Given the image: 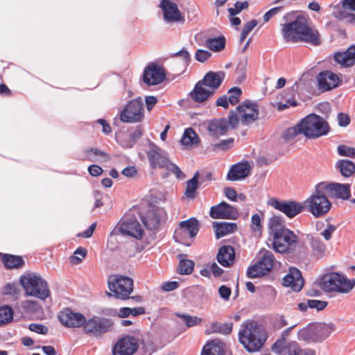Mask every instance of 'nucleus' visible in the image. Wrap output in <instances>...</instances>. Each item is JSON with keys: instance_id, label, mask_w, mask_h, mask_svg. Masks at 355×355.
I'll return each instance as SVG.
<instances>
[{"instance_id": "1", "label": "nucleus", "mask_w": 355, "mask_h": 355, "mask_svg": "<svg viewBox=\"0 0 355 355\" xmlns=\"http://www.w3.org/2000/svg\"><path fill=\"white\" fill-rule=\"evenodd\" d=\"M282 31L287 42H304L313 46L321 44L318 31L313 29L308 24V19L302 15H297L293 21L285 24Z\"/></svg>"}, {"instance_id": "2", "label": "nucleus", "mask_w": 355, "mask_h": 355, "mask_svg": "<svg viewBox=\"0 0 355 355\" xmlns=\"http://www.w3.org/2000/svg\"><path fill=\"white\" fill-rule=\"evenodd\" d=\"M239 332V340L249 353L259 352L268 339V333L257 321L246 320Z\"/></svg>"}, {"instance_id": "3", "label": "nucleus", "mask_w": 355, "mask_h": 355, "mask_svg": "<svg viewBox=\"0 0 355 355\" xmlns=\"http://www.w3.org/2000/svg\"><path fill=\"white\" fill-rule=\"evenodd\" d=\"M148 146L149 150L146 154L152 168H166L175 174L176 178L178 179H182L185 177L181 169L175 164L170 161L166 152L150 141H149Z\"/></svg>"}, {"instance_id": "4", "label": "nucleus", "mask_w": 355, "mask_h": 355, "mask_svg": "<svg viewBox=\"0 0 355 355\" xmlns=\"http://www.w3.org/2000/svg\"><path fill=\"white\" fill-rule=\"evenodd\" d=\"M303 135L308 139H315L327 135L331 131L329 123L322 116L311 113L300 121Z\"/></svg>"}, {"instance_id": "5", "label": "nucleus", "mask_w": 355, "mask_h": 355, "mask_svg": "<svg viewBox=\"0 0 355 355\" xmlns=\"http://www.w3.org/2000/svg\"><path fill=\"white\" fill-rule=\"evenodd\" d=\"M335 329L336 327L333 323L316 322L300 329L297 335L300 340L307 343H322Z\"/></svg>"}, {"instance_id": "6", "label": "nucleus", "mask_w": 355, "mask_h": 355, "mask_svg": "<svg viewBox=\"0 0 355 355\" xmlns=\"http://www.w3.org/2000/svg\"><path fill=\"white\" fill-rule=\"evenodd\" d=\"M19 282L28 296L36 297L44 300L51 295L47 282L35 274L28 273L21 276Z\"/></svg>"}, {"instance_id": "7", "label": "nucleus", "mask_w": 355, "mask_h": 355, "mask_svg": "<svg viewBox=\"0 0 355 355\" xmlns=\"http://www.w3.org/2000/svg\"><path fill=\"white\" fill-rule=\"evenodd\" d=\"M325 193L322 184L318 183L315 187L314 192L304 202L309 211L315 218H320L327 214L332 206Z\"/></svg>"}, {"instance_id": "8", "label": "nucleus", "mask_w": 355, "mask_h": 355, "mask_svg": "<svg viewBox=\"0 0 355 355\" xmlns=\"http://www.w3.org/2000/svg\"><path fill=\"white\" fill-rule=\"evenodd\" d=\"M272 238V248L280 254L293 253L298 243L297 236L286 227L276 230Z\"/></svg>"}, {"instance_id": "9", "label": "nucleus", "mask_w": 355, "mask_h": 355, "mask_svg": "<svg viewBox=\"0 0 355 355\" xmlns=\"http://www.w3.org/2000/svg\"><path fill=\"white\" fill-rule=\"evenodd\" d=\"M107 284L110 291L114 293H107L110 297L126 300L130 299V295L133 292V279L128 276L110 275Z\"/></svg>"}, {"instance_id": "10", "label": "nucleus", "mask_w": 355, "mask_h": 355, "mask_svg": "<svg viewBox=\"0 0 355 355\" xmlns=\"http://www.w3.org/2000/svg\"><path fill=\"white\" fill-rule=\"evenodd\" d=\"M114 326L112 320L100 316H93L87 320L83 324L84 333L90 336L96 338H102L103 335L110 331Z\"/></svg>"}, {"instance_id": "11", "label": "nucleus", "mask_w": 355, "mask_h": 355, "mask_svg": "<svg viewBox=\"0 0 355 355\" xmlns=\"http://www.w3.org/2000/svg\"><path fill=\"white\" fill-rule=\"evenodd\" d=\"M119 119L123 123H140L144 119V103L141 97L128 101L119 113Z\"/></svg>"}, {"instance_id": "12", "label": "nucleus", "mask_w": 355, "mask_h": 355, "mask_svg": "<svg viewBox=\"0 0 355 355\" xmlns=\"http://www.w3.org/2000/svg\"><path fill=\"white\" fill-rule=\"evenodd\" d=\"M268 204L275 209L284 214L288 218H293L302 213L305 206L299 202L293 200H279L271 198Z\"/></svg>"}, {"instance_id": "13", "label": "nucleus", "mask_w": 355, "mask_h": 355, "mask_svg": "<svg viewBox=\"0 0 355 355\" xmlns=\"http://www.w3.org/2000/svg\"><path fill=\"white\" fill-rule=\"evenodd\" d=\"M121 234L124 236H130L136 239L143 238L144 232L140 223L136 220H128L119 223L110 233V236Z\"/></svg>"}, {"instance_id": "14", "label": "nucleus", "mask_w": 355, "mask_h": 355, "mask_svg": "<svg viewBox=\"0 0 355 355\" xmlns=\"http://www.w3.org/2000/svg\"><path fill=\"white\" fill-rule=\"evenodd\" d=\"M166 71L163 66L151 62L144 70L142 80L148 86L157 85L166 78Z\"/></svg>"}, {"instance_id": "15", "label": "nucleus", "mask_w": 355, "mask_h": 355, "mask_svg": "<svg viewBox=\"0 0 355 355\" xmlns=\"http://www.w3.org/2000/svg\"><path fill=\"white\" fill-rule=\"evenodd\" d=\"M139 340L133 336L125 335L112 347L113 355H133L139 348Z\"/></svg>"}, {"instance_id": "16", "label": "nucleus", "mask_w": 355, "mask_h": 355, "mask_svg": "<svg viewBox=\"0 0 355 355\" xmlns=\"http://www.w3.org/2000/svg\"><path fill=\"white\" fill-rule=\"evenodd\" d=\"M236 111L241 115V121L243 125H249L258 120L259 107L257 103L245 100L236 107Z\"/></svg>"}, {"instance_id": "17", "label": "nucleus", "mask_w": 355, "mask_h": 355, "mask_svg": "<svg viewBox=\"0 0 355 355\" xmlns=\"http://www.w3.org/2000/svg\"><path fill=\"white\" fill-rule=\"evenodd\" d=\"M322 185V189L328 193L329 197L343 200H349L351 195V185L348 183L341 184L338 182H320Z\"/></svg>"}, {"instance_id": "18", "label": "nucleus", "mask_w": 355, "mask_h": 355, "mask_svg": "<svg viewBox=\"0 0 355 355\" xmlns=\"http://www.w3.org/2000/svg\"><path fill=\"white\" fill-rule=\"evenodd\" d=\"M341 81L339 76L330 70L322 71L317 76L318 89L321 93L338 87Z\"/></svg>"}, {"instance_id": "19", "label": "nucleus", "mask_w": 355, "mask_h": 355, "mask_svg": "<svg viewBox=\"0 0 355 355\" xmlns=\"http://www.w3.org/2000/svg\"><path fill=\"white\" fill-rule=\"evenodd\" d=\"M59 321L66 327H81L85 322L83 314L75 312L71 308H64L58 315Z\"/></svg>"}, {"instance_id": "20", "label": "nucleus", "mask_w": 355, "mask_h": 355, "mask_svg": "<svg viewBox=\"0 0 355 355\" xmlns=\"http://www.w3.org/2000/svg\"><path fill=\"white\" fill-rule=\"evenodd\" d=\"M209 215L214 219L236 220L239 217V212L236 208L223 201L211 207Z\"/></svg>"}, {"instance_id": "21", "label": "nucleus", "mask_w": 355, "mask_h": 355, "mask_svg": "<svg viewBox=\"0 0 355 355\" xmlns=\"http://www.w3.org/2000/svg\"><path fill=\"white\" fill-rule=\"evenodd\" d=\"M200 227L198 220L195 217H191L186 220H182L179 223V227L174 232L173 239L175 242L180 243L182 239V234L188 232L190 238L196 236Z\"/></svg>"}, {"instance_id": "22", "label": "nucleus", "mask_w": 355, "mask_h": 355, "mask_svg": "<svg viewBox=\"0 0 355 355\" xmlns=\"http://www.w3.org/2000/svg\"><path fill=\"white\" fill-rule=\"evenodd\" d=\"M159 7L163 12L164 19L166 22H184V17L175 2L171 0H161Z\"/></svg>"}, {"instance_id": "23", "label": "nucleus", "mask_w": 355, "mask_h": 355, "mask_svg": "<svg viewBox=\"0 0 355 355\" xmlns=\"http://www.w3.org/2000/svg\"><path fill=\"white\" fill-rule=\"evenodd\" d=\"M304 284L302 272L296 267H290L288 272L282 279V285L290 287L294 292H300Z\"/></svg>"}, {"instance_id": "24", "label": "nucleus", "mask_w": 355, "mask_h": 355, "mask_svg": "<svg viewBox=\"0 0 355 355\" xmlns=\"http://www.w3.org/2000/svg\"><path fill=\"white\" fill-rule=\"evenodd\" d=\"M207 130L210 137L214 139H218L222 135H225L229 130L227 119L214 118L207 121Z\"/></svg>"}, {"instance_id": "25", "label": "nucleus", "mask_w": 355, "mask_h": 355, "mask_svg": "<svg viewBox=\"0 0 355 355\" xmlns=\"http://www.w3.org/2000/svg\"><path fill=\"white\" fill-rule=\"evenodd\" d=\"M251 171V166L248 161L233 164L227 175V179L230 181H237L246 178Z\"/></svg>"}, {"instance_id": "26", "label": "nucleus", "mask_w": 355, "mask_h": 355, "mask_svg": "<svg viewBox=\"0 0 355 355\" xmlns=\"http://www.w3.org/2000/svg\"><path fill=\"white\" fill-rule=\"evenodd\" d=\"M225 77V73L223 71L217 72L209 71L204 76V78L200 80L205 86L210 87L215 92V90L220 87Z\"/></svg>"}, {"instance_id": "27", "label": "nucleus", "mask_w": 355, "mask_h": 355, "mask_svg": "<svg viewBox=\"0 0 355 355\" xmlns=\"http://www.w3.org/2000/svg\"><path fill=\"white\" fill-rule=\"evenodd\" d=\"M144 132V127L142 125L139 124L135 127L132 132H130L128 135H123L121 137H117V139H119V142L121 146L130 148H132L141 137Z\"/></svg>"}, {"instance_id": "28", "label": "nucleus", "mask_w": 355, "mask_h": 355, "mask_svg": "<svg viewBox=\"0 0 355 355\" xmlns=\"http://www.w3.org/2000/svg\"><path fill=\"white\" fill-rule=\"evenodd\" d=\"M236 259L235 250L232 245H223L216 255L217 261L223 267H230Z\"/></svg>"}, {"instance_id": "29", "label": "nucleus", "mask_w": 355, "mask_h": 355, "mask_svg": "<svg viewBox=\"0 0 355 355\" xmlns=\"http://www.w3.org/2000/svg\"><path fill=\"white\" fill-rule=\"evenodd\" d=\"M140 218L147 230H156L160 223V216L155 209H149L144 214L140 213Z\"/></svg>"}, {"instance_id": "30", "label": "nucleus", "mask_w": 355, "mask_h": 355, "mask_svg": "<svg viewBox=\"0 0 355 355\" xmlns=\"http://www.w3.org/2000/svg\"><path fill=\"white\" fill-rule=\"evenodd\" d=\"M203 85L199 80L194 85L193 90L189 94V96L196 103H202L214 94V91L205 89L203 87Z\"/></svg>"}, {"instance_id": "31", "label": "nucleus", "mask_w": 355, "mask_h": 355, "mask_svg": "<svg viewBox=\"0 0 355 355\" xmlns=\"http://www.w3.org/2000/svg\"><path fill=\"white\" fill-rule=\"evenodd\" d=\"M0 259L6 270L20 269L25 266L21 256L0 252Z\"/></svg>"}, {"instance_id": "32", "label": "nucleus", "mask_w": 355, "mask_h": 355, "mask_svg": "<svg viewBox=\"0 0 355 355\" xmlns=\"http://www.w3.org/2000/svg\"><path fill=\"white\" fill-rule=\"evenodd\" d=\"M225 343L220 339L209 340L202 347L201 355H225Z\"/></svg>"}, {"instance_id": "33", "label": "nucleus", "mask_w": 355, "mask_h": 355, "mask_svg": "<svg viewBox=\"0 0 355 355\" xmlns=\"http://www.w3.org/2000/svg\"><path fill=\"white\" fill-rule=\"evenodd\" d=\"M334 60L344 67H351L355 64V44L351 45L343 52L335 53Z\"/></svg>"}, {"instance_id": "34", "label": "nucleus", "mask_w": 355, "mask_h": 355, "mask_svg": "<svg viewBox=\"0 0 355 355\" xmlns=\"http://www.w3.org/2000/svg\"><path fill=\"white\" fill-rule=\"evenodd\" d=\"M212 227L215 231V236L217 239H220L228 234L235 232L238 226L236 223L230 222H213Z\"/></svg>"}, {"instance_id": "35", "label": "nucleus", "mask_w": 355, "mask_h": 355, "mask_svg": "<svg viewBox=\"0 0 355 355\" xmlns=\"http://www.w3.org/2000/svg\"><path fill=\"white\" fill-rule=\"evenodd\" d=\"M306 239L309 243L313 256L318 258L323 257L325 254L326 245L321 239L313 234H307Z\"/></svg>"}, {"instance_id": "36", "label": "nucleus", "mask_w": 355, "mask_h": 355, "mask_svg": "<svg viewBox=\"0 0 355 355\" xmlns=\"http://www.w3.org/2000/svg\"><path fill=\"white\" fill-rule=\"evenodd\" d=\"M338 277H340L338 272H331L323 275L320 283L321 288L327 293L338 292Z\"/></svg>"}, {"instance_id": "37", "label": "nucleus", "mask_w": 355, "mask_h": 355, "mask_svg": "<svg viewBox=\"0 0 355 355\" xmlns=\"http://www.w3.org/2000/svg\"><path fill=\"white\" fill-rule=\"evenodd\" d=\"M302 84V79L300 78L298 81H296L295 83L291 87L287 89V92L288 93L290 97L286 100L285 103L279 102L277 103V109L279 111L284 110L288 108L290 106H297L298 105L297 101L295 98L294 93L297 91L299 85Z\"/></svg>"}, {"instance_id": "38", "label": "nucleus", "mask_w": 355, "mask_h": 355, "mask_svg": "<svg viewBox=\"0 0 355 355\" xmlns=\"http://www.w3.org/2000/svg\"><path fill=\"white\" fill-rule=\"evenodd\" d=\"M187 254H179L177 258L179 259L178 272L180 275H190L193 271L195 263L191 259H187Z\"/></svg>"}, {"instance_id": "39", "label": "nucleus", "mask_w": 355, "mask_h": 355, "mask_svg": "<svg viewBox=\"0 0 355 355\" xmlns=\"http://www.w3.org/2000/svg\"><path fill=\"white\" fill-rule=\"evenodd\" d=\"M336 168L344 178H349L355 173V164L349 159L338 160Z\"/></svg>"}, {"instance_id": "40", "label": "nucleus", "mask_w": 355, "mask_h": 355, "mask_svg": "<svg viewBox=\"0 0 355 355\" xmlns=\"http://www.w3.org/2000/svg\"><path fill=\"white\" fill-rule=\"evenodd\" d=\"M96 156L102 157L103 162H107L110 159V156L109 154L95 148H88L85 149L83 150V157L81 158V159L89 160L90 162H95Z\"/></svg>"}, {"instance_id": "41", "label": "nucleus", "mask_w": 355, "mask_h": 355, "mask_svg": "<svg viewBox=\"0 0 355 355\" xmlns=\"http://www.w3.org/2000/svg\"><path fill=\"white\" fill-rule=\"evenodd\" d=\"M200 141V137L192 128H186L180 139V142L183 146H192L199 144Z\"/></svg>"}, {"instance_id": "42", "label": "nucleus", "mask_w": 355, "mask_h": 355, "mask_svg": "<svg viewBox=\"0 0 355 355\" xmlns=\"http://www.w3.org/2000/svg\"><path fill=\"white\" fill-rule=\"evenodd\" d=\"M275 259L273 254L270 251H266L262 258L257 261L260 267L262 268L264 275L268 274L274 266Z\"/></svg>"}, {"instance_id": "43", "label": "nucleus", "mask_w": 355, "mask_h": 355, "mask_svg": "<svg viewBox=\"0 0 355 355\" xmlns=\"http://www.w3.org/2000/svg\"><path fill=\"white\" fill-rule=\"evenodd\" d=\"M199 172L196 171L193 176L187 182V188L184 195L190 199L196 196V192L200 186Z\"/></svg>"}, {"instance_id": "44", "label": "nucleus", "mask_w": 355, "mask_h": 355, "mask_svg": "<svg viewBox=\"0 0 355 355\" xmlns=\"http://www.w3.org/2000/svg\"><path fill=\"white\" fill-rule=\"evenodd\" d=\"M226 44V39L223 35L216 37L208 38L206 40V46L214 52L223 51Z\"/></svg>"}, {"instance_id": "45", "label": "nucleus", "mask_w": 355, "mask_h": 355, "mask_svg": "<svg viewBox=\"0 0 355 355\" xmlns=\"http://www.w3.org/2000/svg\"><path fill=\"white\" fill-rule=\"evenodd\" d=\"M338 293H347L352 291L355 286V279H348L346 277L340 273V277H338Z\"/></svg>"}, {"instance_id": "46", "label": "nucleus", "mask_w": 355, "mask_h": 355, "mask_svg": "<svg viewBox=\"0 0 355 355\" xmlns=\"http://www.w3.org/2000/svg\"><path fill=\"white\" fill-rule=\"evenodd\" d=\"M233 323H219L218 322H214L211 324V330L213 333H219L225 335L230 334L232 331Z\"/></svg>"}, {"instance_id": "47", "label": "nucleus", "mask_w": 355, "mask_h": 355, "mask_svg": "<svg viewBox=\"0 0 355 355\" xmlns=\"http://www.w3.org/2000/svg\"><path fill=\"white\" fill-rule=\"evenodd\" d=\"M13 320V309L8 305L0 306V327L11 322Z\"/></svg>"}, {"instance_id": "48", "label": "nucleus", "mask_w": 355, "mask_h": 355, "mask_svg": "<svg viewBox=\"0 0 355 355\" xmlns=\"http://www.w3.org/2000/svg\"><path fill=\"white\" fill-rule=\"evenodd\" d=\"M303 135L300 121L293 127L286 129L282 134V137L286 141L293 139L298 135Z\"/></svg>"}, {"instance_id": "49", "label": "nucleus", "mask_w": 355, "mask_h": 355, "mask_svg": "<svg viewBox=\"0 0 355 355\" xmlns=\"http://www.w3.org/2000/svg\"><path fill=\"white\" fill-rule=\"evenodd\" d=\"M284 218L281 216H273L269 220V232L270 234L273 236L276 230L279 228L286 227L284 224Z\"/></svg>"}, {"instance_id": "50", "label": "nucleus", "mask_w": 355, "mask_h": 355, "mask_svg": "<svg viewBox=\"0 0 355 355\" xmlns=\"http://www.w3.org/2000/svg\"><path fill=\"white\" fill-rule=\"evenodd\" d=\"M21 308L24 313H36L42 310V306L36 301L26 300L21 302Z\"/></svg>"}, {"instance_id": "51", "label": "nucleus", "mask_w": 355, "mask_h": 355, "mask_svg": "<svg viewBox=\"0 0 355 355\" xmlns=\"http://www.w3.org/2000/svg\"><path fill=\"white\" fill-rule=\"evenodd\" d=\"M227 93L230 94L227 99L230 105H235L239 103V98L242 95V89L239 87H233L230 88Z\"/></svg>"}, {"instance_id": "52", "label": "nucleus", "mask_w": 355, "mask_h": 355, "mask_svg": "<svg viewBox=\"0 0 355 355\" xmlns=\"http://www.w3.org/2000/svg\"><path fill=\"white\" fill-rule=\"evenodd\" d=\"M178 316L184 321L187 327H193L197 326L202 322L201 318L190 315L189 314H178Z\"/></svg>"}, {"instance_id": "53", "label": "nucleus", "mask_w": 355, "mask_h": 355, "mask_svg": "<svg viewBox=\"0 0 355 355\" xmlns=\"http://www.w3.org/2000/svg\"><path fill=\"white\" fill-rule=\"evenodd\" d=\"M234 143V138H229L227 139H223L220 141L218 143L214 144L212 145V150L214 151H226L230 149Z\"/></svg>"}, {"instance_id": "54", "label": "nucleus", "mask_w": 355, "mask_h": 355, "mask_svg": "<svg viewBox=\"0 0 355 355\" xmlns=\"http://www.w3.org/2000/svg\"><path fill=\"white\" fill-rule=\"evenodd\" d=\"M288 344H286L285 338L277 340L271 347L272 350L277 354H288Z\"/></svg>"}, {"instance_id": "55", "label": "nucleus", "mask_w": 355, "mask_h": 355, "mask_svg": "<svg viewBox=\"0 0 355 355\" xmlns=\"http://www.w3.org/2000/svg\"><path fill=\"white\" fill-rule=\"evenodd\" d=\"M262 268L257 262L254 265L248 267L246 272V275L248 278L255 279L264 276L263 273Z\"/></svg>"}, {"instance_id": "56", "label": "nucleus", "mask_w": 355, "mask_h": 355, "mask_svg": "<svg viewBox=\"0 0 355 355\" xmlns=\"http://www.w3.org/2000/svg\"><path fill=\"white\" fill-rule=\"evenodd\" d=\"M262 217L258 214H254L252 216L250 227L252 232H261L263 229L262 220L263 214L261 212Z\"/></svg>"}, {"instance_id": "57", "label": "nucleus", "mask_w": 355, "mask_h": 355, "mask_svg": "<svg viewBox=\"0 0 355 355\" xmlns=\"http://www.w3.org/2000/svg\"><path fill=\"white\" fill-rule=\"evenodd\" d=\"M337 151L338 155L340 156L348 157L350 158L355 157V148L354 147L342 144L338 146Z\"/></svg>"}, {"instance_id": "58", "label": "nucleus", "mask_w": 355, "mask_h": 355, "mask_svg": "<svg viewBox=\"0 0 355 355\" xmlns=\"http://www.w3.org/2000/svg\"><path fill=\"white\" fill-rule=\"evenodd\" d=\"M249 3L247 1H244L243 2L236 1L234 3V8H230L228 9V12L230 15L235 16L239 14L243 10L248 8Z\"/></svg>"}, {"instance_id": "59", "label": "nucleus", "mask_w": 355, "mask_h": 355, "mask_svg": "<svg viewBox=\"0 0 355 355\" xmlns=\"http://www.w3.org/2000/svg\"><path fill=\"white\" fill-rule=\"evenodd\" d=\"M237 112L236 110H231L228 113V119H227V125L232 129H235L239 126V118Z\"/></svg>"}, {"instance_id": "60", "label": "nucleus", "mask_w": 355, "mask_h": 355, "mask_svg": "<svg viewBox=\"0 0 355 355\" xmlns=\"http://www.w3.org/2000/svg\"><path fill=\"white\" fill-rule=\"evenodd\" d=\"M318 111L324 116V119H328L331 111V106L329 102H322L316 107Z\"/></svg>"}, {"instance_id": "61", "label": "nucleus", "mask_w": 355, "mask_h": 355, "mask_svg": "<svg viewBox=\"0 0 355 355\" xmlns=\"http://www.w3.org/2000/svg\"><path fill=\"white\" fill-rule=\"evenodd\" d=\"M309 305L310 309H315L318 311H320L327 306L328 302L319 300H309Z\"/></svg>"}, {"instance_id": "62", "label": "nucleus", "mask_w": 355, "mask_h": 355, "mask_svg": "<svg viewBox=\"0 0 355 355\" xmlns=\"http://www.w3.org/2000/svg\"><path fill=\"white\" fill-rule=\"evenodd\" d=\"M337 226L331 223L327 225V227L320 233L326 241H329L332 238L333 233L336 230Z\"/></svg>"}, {"instance_id": "63", "label": "nucleus", "mask_w": 355, "mask_h": 355, "mask_svg": "<svg viewBox=\"0 0 355 355\" xmlns=\"http://www.w3.org/2000/svg\"><path fill=\"white\" fill-rule=\"evenodd\" d=\"M211 56V53L207 50L198 49L195 53V58L200 62H205Z\"/></svg>"}, {"instance_id": "64", "label": "nucleus", "mask_w": 355, "mask_h": 355, "mask_svg": "<svg viewBox=\"0 0 355 355\" xmlns=\"http://www.w3.org/2000/svg\"><path fill=\"white\" fill-rule=\"evenodd\" d=\"M287 348L288 354L286 355H302V349L295 341L290 342Z\"/></svg>"}]
</instances>
